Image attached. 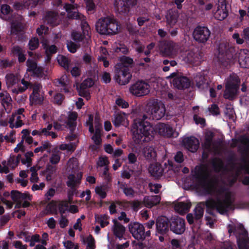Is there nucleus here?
<instances>
[{
	"label": "nucleus",
	"mask_w": 249,
	"mask_h": 249,
	"mask_svg": "<svg viewBox=\"0 0 249 249\" xmlns=\"http://www.w3.org/2000/svg\"><path fill=\"white\" fill-rule=\"evenodd\" d=\"M165 113V107L162 102L158 100L149 101L142 117L134 120L132 128L134 142L141 145L152 141L155 134V129L146 120H160Z\"/></svg>",
	"instance_id": "1"
},
{
	"label": "nucleus",
	"mask_w": 249,
	"mask_h": 249,
	"mask_svg": "<svg viewBox=\"0 0 249 249\" xmlns=\"http://www.w3.org/2000/svg\"><path fill=\"white\" fill-rule=\"evenodd\" d=\"M193 176L198 179L201 187L206 193H212L215 191L217 183L211 178L210 169L207 165L196 166Z\"/></svg>",
	"instance_id": "2"
},
{
	"label": "nucleus",
	"mask_w": 249,
	"mask_h": 249,
	"mask_svg": "<svg viewBox=\"0 0 249 249\" xmlns=\"http://www.w3.org/2000/svg\"><path fill=\"white\" fill-rule=\"evenodd\" d=\"M217 194L219 195L216 199H209L206 204L207 207L215 208L218 212L223 214L231 204V194L227 190H219Z\"/></svg>",
	"instance_id": "3"
},
{
	"label": "nucleus",
	"mask_w": 249,
	"mask_h": 249,
	"mask_svg": "<svg viewBox=\"0 0 249 249\" xmlns=\"http://www.w3.org/2000/svg\"><path fill=\"white\" fill-rule=\"evenodd\" d=\"M119 28L116 20L108 17L99 19L96 24V29L101 35L116 34L118 33Z\"/></svg>",
	"instance_id": "4"
},
{
	"label": "nucleus",
	"mask_w": 249,
	"mask_h": 249,
	"mask_svg": "<svg viewBox=\"0 0 249 249\" xmlns=\"http://www.w3.org/2000/svg\"><path fill=\"white\" fill-rule=\"evenodd\" d=\"M128 227L132 236L138 241H142L151 237V231L149 230L145 231L144 225L139 222H130Z\"/></svg>",
	"instance_id": "5"
},
{
	"label": "nucleus",
	"mask_w": 249,
	"mask_h": 249,
	"mask_svg": "<svg viewBox=\"0 0 249 249\" xmlns=\"http://www.w3.org/2000/svg\"><path fill=\"white\" fill-rule=\"evenodd\" d=\"M114 79L120 85H125L129 83L132 75L129 69L122 64L115 65Z\"/></svg>",
	"instance_id": "6"
},
{
	"label": "nucleus",
	"mask_w": 249,
	"mask_h": 249,
	"mask_svg": "<svg viewBox=\"0 0 249 249\" xmlns=\"http://www.w3.org/2000/svg\"><path fill=\"white\" fill-rule=\"evenodd\" d=\"M179 50V45L171 41H164L159 46L160 54L164 57L174 58Z\"/></svg>",
	"instance_id": "7"
},
{
	"label": "nucleus",
	"mask_w": 249,
	"mask_h": 249,
	"mask_svg": "<svg viewBox=\"0 0 249 249\" xmlns=\"http://www.w3.org/2000/svg\"><path fill=\"white\" fill-rule=\"evenodd\" d=\"M240 81L236 75L231 76L227 80L224 97L226 99H232L236 95Z\"/></svg>",
	"instance_id": "8"
},
{
	"label": "nucleus",
	"mask_w": 249,
	"mask_h": 249,
	"mask_svg": "<svg viewBox=\"0 0 249 249\" xmlns=\"http://www.w3.org/2000/svg\"><path fill=\"white\" fill-rule=\"evenodd\" d=\"M129 91L133 95L138 97L142 96L149 94L150 91V87L146 82L138 81L131 85Z\"/></svg>",
	"instance_id": "9"
},
{
	"label": "nucleus",
	"mask_w": 249,
	"mask_h": 249,
	"mask_svg": "<svg viewBox=\"0 0 249 249\" xmlns=\"http://www.w3.org/2000/svg\"><path fill=\"white\" fill-rule=\"evenodd\" d=\"M82 34L77 31H73L71 33L72 39L77 42L82 41L84 39L88 40L90 38V29L89 25L86 22L81 24Z\"/></svg>",
	"instance_id": "10"
},
{
	"label": "nucleus",
	"mask_w": 249,
	"mask_h": 249,
	"mask_svg": "<svg viewBox=\"0 0 249 249\" xmlns=\"http://www.w3.org/2000/svg\"><path fill=\"white\" fill-rule=\"evenodd\" d=\"M76 4L66 3L64 6V8L67 12V17L69 18L79 19L81 21V24L85 21V17L75 10L77 8Z\"/></svg>",
	"instance_id": "11"
},
{
	"label": "nucleus",
	"mask_w": 249,
	"mask_h": 249,
	"mask_svg": "<svg viewBox=\"0 0 249 249\" xmlns=\"http://www.w3.org/2000/svg\"><path fill=\"white\" fill-rule=\"evenodd\" d=\"M33 93L30 96L32 104H40L44 100L43 93L41 91V86L39 84H35L32 86Z\"/></svg>",
	"instance_id": "12"
},
{
	"label": "nucleus",
	"mask_w": 249,
	"mask_h": 249,
	"mask_svg": "<svg viewBox=\"0 0 249 249\" xmlns=\"http://www.w3.org/2000/svg\"><path fill=\"white\" fill-rule=\"evenodd\" d=\"M155 235H166L170 229L169 219H156Z\"/></svg>",
	"instance_id": "13"
},
{
	"label": "nucleus",
	"mask_w": 249,
	"mask_h": 249,
	"mask_svg": "<svg viewBox=\"0 0 249 249\" xmlns=\"http://www.w3.org/2000/svg\"><path fill=\"white\" fill-rule=\"evenodd\" d=\"M10 196L14 203H16L15 208L21 207L22 201L31 200V196L28 193H21L17 190H12L10 193Z\"/></svg>",
	"instance_id": "14"
},
{
	"label": "nucleus",
	"mask_w": 249,
	"mask_h": 249,
	"mask_svg": "<svg viewBox=\"0 0 249 249\" xmlns=\"http://www.w3.org/2000/svg\"><path fill=\"white\" fill-rule=\"evenodd\" d=\"M170 230L177 234H182L185 230L184 219H169Z\"/></svg>",
	"instance_id": "15"
},
{
	"label": "nucleus",
	"mask_w": 249,
	"mask_h": 249,
	"mask_svg": "<svg viewBox=\"0 0 249 249\" xmlns=\"http://www.w3.org/2000/svg\"><path fill=\"white\" fill-rule=\"evenodd\" d=\"M210 36L209 30L205 27H197L194 31V39L200 42H206Z\"/></svg>",
	"instance_id": "16"
},
{
	"label": "nucleus",
	"mask_w": 249,
	"mask_h": 249,
	"mask_svg": "<svg viewBox=\"0 0 249 249\" xmlns=\"http://www.w3.org/2000/svg\"><path fill=\"white\" fill-rule=\"evenodd\" d=\"M199 56L197 51L195 50L186 51L181 55L182 60L184 63L190 64L199 61Z\"/></svg>",
	"instance_id": "17"
},
{
	"label": "nucleus",
	"mask_w": 249,
	"mask_h": 249,
	"mask_svg": "<svg viewBox=\"0 0 249 249\" xmlns=\"http://www.w3.org/2000/svg\"><path fill=\"white\" fill-rule=\"evenodd\" d=\"M226 0H218L216 11L214 13L215 18L222 20L228 16Z\"/></svg>",
	"instance_id": "18"
},
{
	"label": "nucleus",
	"mask_w": 249,
	"mask_h": 249,
	"mask_svg": "<svg viewBox=\"0 0 249 249\" xmlns=\"http://www.w3.org/2000/svg\"><path fill=\"white\" fill-rule=\"evenodd\" d=\"M238 58L240 66L244 68H249V51L247 49L240 50L238 53L236 54L235 58Z\"/></svg>",
	"instance_id": "19"
},
{
	"label": "nucleus",
	"mask_w": 249,
	"mask_h": 249,
	"mask_svg": "<svg viewBox=\"0 0 249 249\" xmlns=\"http://www.w3.org/2000/svg\"><path fill=\"white\" fill-rule=\"evenodd\" d=\"M237 243L239 249H249V238L248 232L245 229L236 235Z\"/></svg>",
	"instance_id": "20"
},
{
	"label": "nucleus",
	"mask_w": 249,
	"mask_h": 249,
	"mask_svg": "<svg viewBox=\"0 0 249 249\" xmlns=\"http://www.w3.org/2000/svg\"><path fill=\"white\" fill-rule=\"evenodd\" d=\"M179 13L176 10H169L166 15V22L170 27H173L178 22Z\"/></svg>",
	"instance_id": "21"
},
{
	"label": "nucleus",
	"mask_w": 249,
	"mask_h": 249,
	"mask_svg": "<svg viewBox=\"0 0 249 249\" xmlns=\"http://www.w3.org/2000/svg\"><path fill=\"white\" fill-rule=\"evenodd\" d=\"M94 84L93 81L91 78L85 79L80 85L79 89H78L79 94L81 96L86 97L87 99L89 98V93L86 90V89L92 87Z\"/></svg>",
	"instance_id": "22"
},
{
	"label": "nucleus",
	"mask_w": 249,
	"mask_h": 249,
	"mask_svg": "<svg viewBox=\"0 0 249 249\" xmlns=\"http://www.w3.org/2000/svg\"><path fill=\"white\" fill-rule=\"evenodd\" d=\"M183 142L185 147L192 152L196 151L199 144L198 140L193 137L185 139Z\"/></svg>",
	"instance_id": "23"
},
{
	"label": "nucleus",
	"mask_w": 249,
	"mask_h": 249,
	"mask_svg": "<svg viewBox=\"0 0 249 249\" xmlns=\"http://www.w3.org/2000/svg\"><path fill=\"white\" fill-rule=\"evenodd\" d=\"M113 226L112 231L116 237L120 239L123 238L125 232V228L118 221L117 219H113Z\"/></svg>",
	"instance_id": "24"
},
{
	"label": "nucleus",
	"mask_w": 249,
	"mask_h": 249,
	"mask_svg": "<svg viewBox=\"0 0 249 249\" xmlns=\"http://www.w3.org/2000/svg\"><path fill=\"white\" fill-rule=\"evenodd\" d=\"M82 176V175L81 173L70 174L68 176L67 185L72 189L78 187L80 184Z\"/></svg>",
	"instance_id": "25"
},
{
	"label": "nucleus",
	"mask_w": 249,
	"mask_h": 249,
	"mask_svg": "<svg viewBox=\"0 0 249 249\" xmlns=\"http://www.w3.org/2000/svg\"><path fill=\"white\" fill-rule=\"evenodd\" d=\"M173 86L178 89L187 88L190 86L189 79L184 76L176 77L172 81Z\"/></svg>",
	"instance_id": "26"
},
{
	"label": "nucleus",
	"mask_w": 249,
	"mask_h": 249,
	"mask_svg": "<svg viewBox=\"0 0 249 249\" xmlns=\"http://www.w3.org/2000/svg\"><path fill=\"white\" fill-rule=\"evenodd\" d=\"M148 170L150 174L155 177L159 178L163 173L164 170L161 164L158 163H155L150 165Z\"/></svg>",
	"instance_id": "27"
},
{
	"label": "nucleus",
	"mask_w": 249,
	"mask_h": 249,
	"mask_svg": "<svg viewBox=\"0 0 249 249\" xmlns=\"http://www.w3.org/2000/svg\"><path fill=\"white\" fill-rule=\"evenodd\" d=\"M142 154L146 160H155L157 153L154 148L150 145L144 147L142 151Z\"/></svg>",
	"instance_id": "28"
},
{
	"label": "nucleus",
	"mask_w": 249,
	"mask_h": 249,
	"mask_svg": "<svg viewBox=\"0 0 249 249\" xmlns=\"http://www.w3.org/2000/svg\"><path fill=\"white\" fill-rule=\"evenodd\" d=\"M112 123L116 127H119L121 125L127 126L128 122L126 119V116L124 113H119L114 115L112 120Z\"/></svg>",
	"instance_id": "29"
},
{
	"label": "nucleus",
	"mask_w": 249,
	"mask_h": 249,
	"mask_svg": "<svg viewBox=\"0 0 249 249\" xmlns=\"http://www.w3.org/2000/svg\"><path fill=\"white\" fill-rule=\"evenodd\" d=\"M24 119V115L18 116L17 115L12 114L9 121L10 127L11 128H14L21 126L23 124L22 121Z\"/></svg>",
	"instance_id": "30"
},
{
	"label": "nucleus",
	"mask_w": 249,
	"mask_h": 249,
	"mask_svg": "<svg viewBox=\"0 0 249 249\" xmlns=\"http://www.w3.org/2000/svg\"><path fill=\"white\" fill-rule=\"evenodd\" d=\"M0 97L1 100V104L7 111H9L12 107V99L8 93L6 92L0 93Z\"/></svg>",
	"instance_id": "31"
},
{
	"label": "nucleus",
	"mask_w": 249,
	"mask_h": 249,
	"mask_svg": "<svg viewBox=\"0 0 249 249\" xmlns=\"http://www.w3.org/2000/svg\"><path fill=\"white\" fill-rule=\"evenodd\" d=\"M72 192L68 193V202L62 201L58 202V209L60 213L63 215L69 213V203H71L72 199Z\"/></svg>",
	"instance_id": "32"
},
{
	"label": "nucleus",
	"mask_w": 249,
	"mask_h": 249,
	"mask_svg": "<svg viewBox=\"0 0 249 249\" xmlns=\"http://www.w3.org/2000/svg\"><path fill=\"white\" fill-rule=\"evenodd\" d=\"M157 129L159 133L164 136L170 137L173 134V129L168 125L159 124L158 125Z\"/></svg>",
	"instance_id": "33"
},
{
	"label": "nucleus",
	"mask_w": 249,
	"mask_h": 249,
	"mask_svg": "<svg viewBox=\"0 0 249 249\" xmlns=\"http://www.w3.org/2000/svg\"><path fill=\"white\" fill-rule=\"evenodd\" d=\"M78 114L76 112L70 111L68 113L67 121L65 122L66 126L70 129H72L76 125V120Z\"/></svg>",
	"instance_id": "34"
},
{
	"label": "nucleus",
	"mask_w": 249,
	"mask_h": 249,
	"mask_svg": "<svg viewBox=\"0 0 249 249\" xmlns=\"http://www.w3.org/2000/svg\"><path fill=\"white\" fill-rule=\"evenodd\" d=\"M160 197L158 196H145L143 199V203L145 206L148 208H151L160 203Z\"/></svg>",
	"instance_id": "35"
},
{
	"label": "nucleus",
	"mask_w": 249,
	"mask_h": 249,
	"mask_svg": "<svg viewBox=\"0 0 249 249\" xmlns=\"http://www.w3.org/2000/svg\"><path fill=\"white\" fill-rule=\"evenodd\" d=\"M190 202H179L175 205L174 209L176 212L182 214L186 213L191 207Z\"/></svg>",
	"instance_id": "36"
},
{
	"label": "nucleus",
	"mask_w": 249,
	"mask_h": 249,
	"mask_svg": "<svg viewBox=\"0 0 249 249\" xmlns=\"http://www.w3.org/2000/svg\"><path fill=\"white\" fill-rule=\"evenodd\" d=\"M114 5L115 9L120 13H125L128 11L127 0H115Z\"/></svg>",
	"instance_id": "37"
},
{
	"label": "nucleus",
	"mask_w": 249,
	"mask_h": 249,
	"mask_svg": "<svg viewBox=\"0 0 249 249\" xmlns=\"http://www.w3.org/2000/svg\"><path fill=\"white\" fill-rule=\"evenodd\" d=\"M213 137V132L209 131L206 133L204 142L202 144V146L205 149L210 150Z\"/></svg>",
	"instance_id": "38"
},
{
	"label": "nucleus",
	"mask_w": 249,
	"mask_h": 249,
	"mask_svg": "<svg viewBox=\"0 0 249 249\" xmlns=\"http://www.w3.org/2000/svg\"><path fill=\"white\" fill-rule=\"evenodd\" d=\"M78 163L77 159L72 157L68 161L66 169L68 172H75L78 168Z\"/></svg>",
	"instance_id": "39"
},
{
	"label": "nucleus",
	"mask_w": 249,
	"mask_h": 249,
	"mask_svg": "<svg viewBox=\"0 0 249 249\" xmlns=\"http://www.w3.org/2000/svg\"><path fill=\"white\" fill-rule=\"evenodd\" d=\"M234 51V48L230 47L229 44L226 43L220 44L218 47L219 53L222 55H229L230 53H233Z\"/></svg>",
	"instance_id": "40"
},
{
	"label": "nucleus",
	"mask_w": 249,
	"mask_h": 249,
	"mask_svg": "<svg viewBox=\"0 0 249 249\" xmlns=\"http://www.w3.org/2000/svg\"><path fill=\"white\" fill-rule=\"evenodd\" d=\"M6 83L8 88L12 87L16 85L19 81L17 75L10 73L6 75Z\"/></svg>",
	"instance_id": "41"
},
{
	"label": "nucleus",
	"mask_w": 249,
	"mask_h": 249,
	"mask_svg": "<svg viewBox=\"0 0 249 249\" xmlns=\"http://www.w3.org/2000/svg\"><path fill=\"white\" fill-rule=\"evenodd\" d=\"M21 83L23 86L18 85L17 88H13L12 89L13 93L15 94H18L19 93H22L25 91L29 87L30 83L25 81L24 79H22L21 81Z\"/></svg>",
	"instance_id": "42"
},
{
	"label": "nucleus",
	"mask_w": 249,
	"mask_h": 249,
	"mask_svg": "<svg viewBox=\"0 0 249 249\" xmlns=\"http://www.w3.org/2000/svg\"><path fill=\"white\" fill-rule=\"evenodd\" d=\"M196 86L201 89L208 88V83L206 82L204 77L201 75H197L196 78Z\"/></svg>",
	"instance_id": "43"
},
{
	"label": "nucleus",
	"mask_w": 249,
	"mask_h": 249,
	"mask_svg": "<svg viewBox=\"0 0 249 249\" xmlns=\"http://www.w3.org/2000/svg\"><path fill=\"white\" fill-rule=\"evenodd\" d=\"M57 60L59 64L66 70H68L70 64V61L66 56L59 55L57 57Z\"/></svg>",
	"instance_id": "44"
},
{
	"label": "nucleus",
	"mask_w": 249,
	"mask_h": 249,
	"mask_svg": "<svg viewBox=\"0 0 249 249\" xmlns=\"http://www.w3.org/2000/svg\"><path fill=\"white\" fill-rule=\"evenodd\" d=\"M76 144L74 142L69 143H62L59 146V148L61 150H67L68 152H72L76 148Z\"/></svg>",
	"instance_id": "45"
},
{
	"label": "nucleus",
	"mask_w": 249,
	"mask_h": 249,
	"mask_svg": "<svg viewBox=\"0 0 249 249\" xmlns=\"http://www.w3.org/2000/svg\"><path fill=\"white\" fill-rule=\"evenodd\" d=\"M12 51L13 53L18 56V61L20 62H24L25 60V56L23 53L22 49L19 47L15 46L13 47Z\"/></svg>",
	"instance_id": "46"
},
{
	"label": "nucleus",
	"mask_w": 249,
	"mask_h": 249,
	"mask_svg": "<svg viewBox=\"0 0 249 249\" xmlns=\"http://www.w3.org/2000/svg\"><path fill=\"white\" fill-rule=\"evenodd\" d=\"M57 206H58V202L52 201L46 206V213H55L57 212Z\"/></svg>",
	"instance_id": "47"
},
{
	"label": "nucleus",
	"mask_w": 249,
	"mask_h": 249,
	"mask_svg": "<svg viewBox=\"0 0 249 249\" xmlns=\"http://www.w3.org/2000/svg\"><path fill=\"white\" fill-rule=\"evenodd\" d=\"M19 156L18 157L10 156L7 161V165L12 169H14L19 163Z\"/></svg>",
	"instance_id": "48"
},
{
	"label": "nucleus",
	"mask_w": 249,
	"mask_h": 249,
	"mask_svg": "<svg viewBox=\"0 0 249 249\" xmlns=\"http://www.w3.org/2000/svg\"><path fill=\"white\" fill-rule=\"evenodd\" d=\"M58 16L54 12H51L48 13L46 17V20L51 24L57 23V19Z\"/></svg>",
	"instance_id": "49"
},
{
	"label": "nucleus",
	"mask_w": 249,
	"mask_h": 249,
	"mask_svg": "<svg viewBox=\"0 0 249 249\" xmlns=\"http://www.w3.org/2000/svg\"><path fill=\"white\" fill-rule=\"evenodd\" d=\"M109 162L107 157H101L99 158L97 161V166L98 168L108 167Z\"/></svg>",
	"instance_id": "50"
},
{
	"label": "nucleus",
	"mask_w": 249,
	"mask_h": 249,
	"mask_svg": "<svg viewBox=\"0 0 249 249\" xmlns=\"http://www.w3.org/2000/svg\"><path fill=\"white\" fill-rule=\"evenodd\" d=\"M100 171L101 176L106 181H109L111 180V177L108 173V167L99 168Z\"/></svg>",
	"instance_id": "51"
},
{
	"label": "nucleus",
	"mask_w": 249,
	"mask_h": 249,
	"mask_svg": "<svg viewBox=\"0 0 249 249\" xmlns=\"http://www.w3.org/2000/svg\"><path fill=\"white\" fill-rule=\"evenodd\" d=\"M91 139L95 144L97 145L100 144L101 142V130H99L98 128L95 130L93 135L91 137Z\"/></svg>",
	"instance_id": "52"
},
{
	"label": "nucleus",
	"mask_w": 249,
	"mask_h": 249,
	"mask_svg": "<svg viewBox=\"0 0 249 249\" xmlns=\"http://www.w3.org/2000/svg\"><path fill=\"white\" fill-rule=\"evenodd\" d=\"M51 147V144L49 142L47 141L44 142L42 144L41 146L36 148L34 150V152L35 153H38L39 152H43V151H44L46 150H47L48 149H50Z\"/></svg>",
	"instance_id": "53"
},
{
	"label": "nucleus",
	"mask_w": 249,
	"mask_h": 249,
	"mask_svg": "<svg viewBox=\"0 0 249 249\" xmlns=\"http://www.w3.org/2000/svg\"><path fill=\"white\" fill-rule=\"evenodd\" d=\"M133 63V60L131 58L124 56L121 59V62L117 63V64H122L125 67L128 68Z\"/></svg>",
	"instance_id": "54"
},
{
	"label": "nucleus",
	"mask_w": 249,
	"mask_h": 249,
	"mask_svg": "<svg viewBox=\"0 0 249 249\" xmlns=\"http://www.w3.org/2000/svg\"><path fill=\"white\" fill-rule=\"evenodd\" d=\"M26 64L28 67L27 71L32 72L37 67L36 63L32 59H28V60L26 62Z\"/></svg>",
	"instance_id": "55"
},
{
	"label": "nucleus",
	"mask_w": 249,
	"mask_h": 249,
	"mask_svg": "<svg viewBox=\"0 0 249 249\" xmlns=\"http://www.w3.org/2000/svg\"><path fill=\"white\" fill-rule=\"evenodd\" d=\"M95 191L101 198H104L106 196V188L103 186H96Z\"/></svg>",
	"instance_id": "56"
},
{
	"label": "nucleus",
	"mask_w": 249,
	"mask_h": 249,
	"mask_svg": "<svg viewBox=\"0 0 249 249\" xmlns=\"http://www.w3.org/2000/svg\"><path fill=\"white\" fill-rule=\"evenodd\" d=\"M122 189L126 196L128 197H133L134 196L135 192L132 187L123 185L122 187Z\"/></svg>",
	"instance_id": "57"
},
{
	"label": "nucleus",
	"mask_w": 249,
	"mask_h": 249,
	"mask_svg": "<svg viewBox=\"0 0 249 249\" xmlns=\"http://www.w3.org/2000/svg\"><path fill=\"white\" fill-rule=\"evenodd\" d=\"M241 36L244 38L245 43L249 46V27L243 29Z\"/></svg>",
	"instance_id": "58"
},
{
	"label": "nucleus",
	"mask_w": 249,
	"mask_h": 249,
	"mask_svg": "<svg viewBox=\"0 0 249 249\" xmlns=\"http://www.w3.org/2000/svg\"><path fill=\"white\" fill-rule=\"evenodd\" d=\"M87 246L86 249H95V240L92 235H89L86 239Z\"/></svg>",
	"instance_id": "59"
},
{
	"label": "nucleus",
	"mask_w": 249,
	"mask_h": 249,
	"mask_svg": "<svg viewBox=\"0 0 249 249\" xmlns=\"http://www.w3.org/2000/svg\"><path fill=\"white\" fill-rule=\"evenodd\" d=\"M29 48L31 50H34L36 49L39 45L38 39L36 38H32L29 42Z\"/></svg>",
	"instance_id": "60"
},
{
	"label": "nucleus",
	"mask_w": 249,
	"mask_h": 249,
	"mask_svg": "<svg viewBox=\"0 0 249 249\" xmlns=\"http://www.w3.org/2000/svg\"><path fill=\"white\" fill-rule=\"evenodd\" d=\"M213 165L216 171H219L223 166L221 160L218 159H214L213 160Z\"/></svg>",
	"instance_id": "61"
},
{
	"label": "nucleus",
	"mask_w": 249,
	"mask_h": 249,
	"mask_svg": "<svg viewBox=\"0 0 249 249\" xmlns=\"http://www.w3.org/2000/svg\"><path fill=\"white\" fill-rule=\"evenodd\" d=\"M60 160V155L58 153H53L50 158V161L53 164H57Z\"/></svg>",
	"instance_id": "62"
},
{
	"label": "nucleus",
	"mask_w": 249,
	"mask_h": 249,
	"mask_svg": "<svg viewBox=\"0 0 249 249\" xmlns=\"http://www.w3.org/2000/svg\"><path fill=\"white\" fill-rule=\"evenodd\" d=\"M67 48L70 52L74 53L76 52L77 49L79 48V46L74 42L70 41L67 43Z\"/></svg>",
	"instance_id": "63"
},
{
	"label": "nucleus",
	"mask_w": 249,
	"mask_h": 249,
	"mask_svg": "<svg viewBox=\"0 0 249 249\" xmlns=\"http://www.w3.org/2000/svg\"><path fill=\"white\" fill-rule=\"evenodd\" d=\"M55 169L54 167L49 166L46 170V179L49 181L52 179V175L55 172Z\"/></svg>",
	"instance_id": "64"
}]
</instances>
